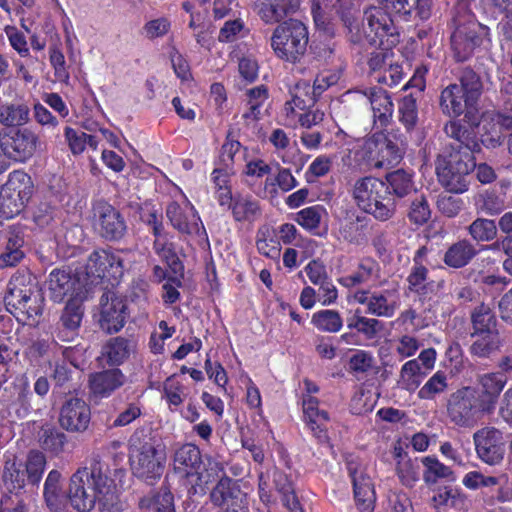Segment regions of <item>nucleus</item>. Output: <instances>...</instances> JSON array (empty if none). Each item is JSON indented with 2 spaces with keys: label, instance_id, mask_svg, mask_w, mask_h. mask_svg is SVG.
Returning <instances> with one entry per match:
<instances>
[{
  "label": "nucleus",
  "instance_id": "obj_52",
  "mask_svg": "<svg viewBox=\"0 0 512 512\" xmlns=\"http://www.w3.org/2000/svg\"><path fill=\"white\" fill-rule=\"evenodd\" d=\"M246 95L249 110L244 113L243 117L251 121L258 120L261 116V108L268 99V91L265 86L260 85L249 89Z\"/></svg>",
  "mask_w": 512,
  "mask_h": 512
},
{
  "label": "nucleus",
  "instance_id": "obj_47",
  "mask_svg": "<svg viewBox=\"0 0 512 512\" xmlns=\"http://www.w3.org/2000/svg\"><path fill=\"white\" fill-rule=\"evenodd\" d=\"M29 120V108L24 104H10L0 108V123L7 126H21Z\"/></svg>",
  "mask_w": 512,
  "mask_h": 512
},
{
  "label": "nucleus",
  "instance_id": "obj_5",
  "mask_svg": "<svg viewBox=\"0 0 512 512\" xmlns=\"http://www.w3.org/2000/svg\"><path fill=\"white\" fill-rule=\"evenodd\" d=\"M451 48L457 61L467 60L488 35V28L480 24L475 17L459 5L452 19Z\"/></svg>",
  "mask_w": 512,
  "mask_h": 512
},
{
  "label": "nucleus",
  "instance_id": "obj_35",
  "mask_svg": "<svg viewBox=\"0 0 512 512\" xmlns=\"http://www.w3.org/2000/svg\"><path fill=\"white\" fill-rule=\"evenodd\" d=\"M24 231L19 227H11L7 235L4 252L0 255V267L15 266L24 257Z\"/></svg>",
  "mask_w": 512,
  "mask_h": 512
},
{
  "label": "nucleus",
  "instance_id": "obj_22",
  "mask_svg": "<svg viewBox=\"0 0 512 512\" xmlns=\"http://www.w3.org/2000/svg\"><path fill=\"white\" fill-rule=\"evenodd\" d=\"M300 3V0H253V8L266 24H274L296 13Z\"/></svg>",
  "mask_w": 512,
  "mask_h": 512
},
{
  "label": "nucleus",
  "instance_id": "obj_51",
  "mask_svg": "<svg viewBox=\"0 0 512 512\" xmlns=\"http://www.w3.org/2000/svg\"><path fill=\"white\" fill-rule=\"evenodd\" d=\"M448 389V377L444 371H437L420 388L418 397L424 400H433L436 396L443 394Z\"/></svg>",
  "mask_w": 512,
  "mask_h": 512
},
{
  "label": "nucleus",
  "instance_id": "obj_54",
  "mask_svg": "<svg viewBox=\"0 0 512 512\" xmlns=\"http://www.w3.org/2000/svg\"><path fill=\"white\" fill-rule=\"evenodd\" d=\"M153 505L155 512H176L174 506V497L167 487H161L152 499H141L140 508H146Z\"/></svg>",
  "mask_w": 512,
  "mask_h": 512
},
{
  "label": "nucleus",
  "instance_id": "obj_4",
  "mask_svg": "<svg viewBox=\"0 0 512 512\" xmlns=\"http://www.w3.org/2000/svg\"><path fill=\"white\" fill-rule=\"evenodd\" d=\"M44 299L35 278L29 273H16L8 283L5 303L17 315L26 316L31 325L37 324L43 312Z\"/></svg>",
  "mask_w": 512,
  "mask_h": 512
},
{
  "label": "nucleus",
  "instance_id": "obj_45",
  "mask_svg": "<svg viewBox=\"0 0 512 512\" xmlns=\"http://www.w3.org/2000/svg\"><path fill=\"white\" fill-rule=\"evenodd\" d=\"M276 185L283 191L288 192L294 189L298 182L287 168L278 166V173L275 179L267 178L264 183V193L275 197L278 194Z\"/></svg>",
  "mask_w": 512,
  "mask_h": 512
},
{
  "label": "nucleus",
  "instance_id": "obj_6",
  "mask_svg": "<svg viewBox=\"0 0 512 512\" xmlns=\"http://www.w3.org/2000/svg\"><path fill=\"white\" fill-rule=\"evenodd\" d=\"M308 39L307 27L299 20L289 19L274 29L271 47L279 59L295 63L305 54Z\"/></svg>",
  "mask_w": 512,
  "mask_h": 512
},
{
  "label": "nucleus",
  "instance_id": "obj_2",
  "mask_svg": "<svg viewBox=\"0 0 512 512\" xmlns=\"http://www.w3.org/2000/svg\"><path fill=\"white\" fill-rule=\"evenodd\" d=\"M460 83L449 84L440 94V108L444 115L459 117L464 115L471 125H478L477 103L482 94L480 77L471 69H465Z\"/></svg>",
  "mask_w": 512,
  "mask_h": 512
},
{
  "label": "nucleus",
  "instance_id": "obj_18",
  "mask_svg": "<svg viewBox=\"0 0 512 512\" xmlns=\"http://www.w3.org/2000/svg\"><path fill=\"white\" fill-rule=\"evenodd\" d=\"M91 420L89 405L79 397H70L64 401L59 412V424L68 432H84Z\"/></svg>",
  "mask_w": 512,
  "mask_h": 512
},
{
  "label": "nucleus",
  "instance_id": "obj_38",
  "mask_svg": "<svg viewBox=\"0 0 512 512\" xmlns=\"http://www.w3.org/2000/svg\"><path fill=\"white\" fill-rule=\"evenodd\" d=\"M378 272V263L371 258H364L353 273L340 279V283L347 288H352L369 282L377 276Z\"/></svg>",
  "mask_w": 512,
  "mask_h": 512
},
{
  "label": "nucleus",
  "instance_id": "obj_61",
  "mask_svg": "<svg viewBox=\"0 0 512 512\" xmlns=\"http://www.w3.org/2000/svg\"><path fill=\"white\" fill-rule=\"evenodd\" d=\"M374 363L375 360L371 353L358 350L349 358V371L355 375L366 374L373 368Z\"/></svg>",
  "mask_w": 512,
  "mask_h": 512
},
{
  "label": "nucleus",
  "instance_id": "obj_25",
  "mask_svg": "<svg viewBox=\"0 0 512 512\" xmlns=\"http://www.w3.org/2000/svg\"><path fill=\"white\" fill-rule=\"evenodd\" d=\"M210 501L221 508L248 504L247 496L228 476L219 480L210 492Z\"/></svg>",
  "mask_w": 512,
  "mask_h": 512
},
{
  "label": "nucleus",
  "instance_id": "obj_28",
  "mask_svg": "<svg viewBox=\"0 0 512 512\" xmlns=\"http://www.w3.org/2000/svg\"><path fill=\"white\" fill-rule=\"evenodd\" d=\"M194 475L197 477L195 485L191 487L194 494L198 492L205 493L210 484L218 483L219 480L227 477L224 465L208 456L204 458L202 466L194 472Z\"/></svg>",
  "mask_w": 512,
  "mask_h": 512
},
{
  "label": "nucleus",
  "instance_id": "obj_3",
  "mask_svg": "<svg viewBox=\"0 0 512 512\" xmlns=\"http://www.w3.org/2000/svg\"><path fill=\"white\" fill-rule=\"evenodd\" d=\"M351 195L360 210L377 220L387 221L395 214L396 200L391 196L389 186L379 178H358L352 186Z\"/></svg>",
  "mask_w": 512,
  "mask_h": 512
},
{
  "label": "nucleus",
  "instance_id": "obj_39",
  "mask_svg": "<svg viewBox=\"0 0 512 512\" xmlns=\"http://www.w3.org/2000/svg\"><path fill=\"white\" fill-rule=\"evenodd\" d=\"M471 337H474L475 340L469 351L472 356L477 358H489L502 345L499 333L471 334Z\"/></svg>",
  "mask_w": 512,
  "mask_h": 512
},
{
  "label": "nucleus",
  "instance_id": "obj_20",
  "mask_svg": "<svg viewBox=\"0 0 512 512\" xmlns=\"http://www.w3.org/2000/svg\"><path fill=\"white\" fill-rule=\"evenodd\" d=\"M86 273L92 278L117 279L123 273L122 260L107 250L94 251L87 260Z\"/></svg>",
  "mask_w": 512,
  "mask_h": 512
},
{
  "label": "nucleus",
  "instance_id": "obj_9",
  "mask_svg": "<svg viewBox=\"0 0 512 512\" xmlns=\"http://www.w3.org/2000/svg\"><path fill=\"white\" fill-rule=\"evenodd\" d=\"M363 33L373 46L392 49L399 42V33L383 7H371L364 12Z\"/></svg>",
  "mask_w": 512,
  "mask_h": 512
},
{
  "label": "nucleus",
  "instance_id": "obj_58",
  "mask_svg": "<svg viewBox=\"0 0 512 512\" xmlns=\"http://www.w3.org/2000/svg\"><path fill=\"white\" fill-rule=\"evenodd\" d=\"M478 382L483 394L499 397L507 384V378L500 372H490L479 376Z\"/></svg>",
  "mask_w": 512,
  "mask_h": 512
},
{
  "label": "nucleus",
  "instance_id": "obj_56",
  "mask_svg": "<svg viewBox=\"0 0 512 512\" xmlns=\"http://www.w3.org/2000/svg\"><path fill=\"white\" fill-rule=\"evenodd\" d=\"M39 441L44 449L58 453L64 448L66 436L55 427L45 426L39 433Z\"/></svg>",
  "mask_w": 512,
  "mask_h": 512
},
{
  "label": "nucleus",
  "instance_id": "obj_63",
  "mask_svg": "<svg viewBox=\"0 0 512 512\" xmlns=\"http://www.w3.org/2000/svg\"><path fill=\"white\" fill-rule=\"evenodd\" d=\"M463 485L471 490L479 488H491L499 484V478L495 476H486L479 471L468 472L462 480Z\"/></svg>",
  "mask_w": 512,
  "mask_h": 512
},
{
  "label": "nucleus",
  "instance_id": "obj_7",
  "mask_svg": "<svg viewBox=\"0 0 512 512\" xmlns=\"http://www.w3.org/2000/svg\"><path fill=\"white\" fill-rule=\"evenodd\" d=\"M435 165L438 180L448 191L464 193L468 190L467 177L475 169L474 157L468 150L460 154L442 153Z\"/></svg>",
  "mask_w": 512,
  "mask_h": 512
},
{
  "label": "nucleus",
  "instance_id": "obj_53",
  "mask_svg": "<svg viewBox=\"0 0 512 512\" xmlns=\"http://www.w3.org/2000/svg\"><path fill=\"white\" fill-rule=\"evenodd\" d=\"M347 326L350 329L357 330L368 339L374 338L383 328V324L379 320L362 316L359 310H356L355 314L348 319Z\"/></svg>",
  "mask_w": 512,
  "mask_h": 512
},
{
  "label": "nucleus",
  "instance_id": "obj_64",
  "mask_svg": "<svg viewBox=\"0 0 512 512\" xmlns=\"http://www.w3.org/2000/svg\"><path fill=\"white\" fill-rule=\"evenodd\" d=\"M332 167V158L326 155L316 157L307 171L305 172V179L308 183H313L317 178L327 175Z\"/></svg>",
  "mask_w": 512,
  "mask_h": 512
},
{
  "label": "nucleus",
  "instance_id": "obj_41",
  "mask_svg": "<svg viewBox=\"0 0 512 512\" xmlns=\"http://www.w3.org/2000/svg\"><path fill=\"white\" fill-rule=\"evenodd\" d=\"M236 221H253L260 215V206L257 200L250 195L237 194L230 209Z\"/></svg>",
  "mask_w": 512,
  "mask_h": 512
},
{
  "label": "nucleus",
  "instance_id": "obj_37",
  "mask_svg": "<svg viewBox=\"0 0 512 512\" xmlns=\"http://www.w3.org/2000/svg\"><path fill=\"white\" fill-rule=\"evenodd\" d=\"M470 320L472 325L471 334L499 333L495 313L484 302H481L471 311Z\"/></svg>",
  "mask_w": 512,
  "mask_h": 512
},
{
  "label": "nucleus",
  "instance_id": "obj_23",
  "mask_svg": "<svg viewBox=\"0 0 512 512\" xmlns=\"http://www.w3.org/2000/svg\"><path fill=\"white\" fill-rule=\"evenodd\" d=\"M126 382V376L120 369H108L96 372L89 377V389L94 398L103 399L111 396Z\"/></svg>",
  "mask_w": 512,
  "mask_h": 512
},
{
  "label": "nucleus",
  "instance_id": "obj_13",
  "mask_svg": "<svg viewBox=\"0 0 512 512\" xmlns=\"http://www.w3.org/2000/svg\"><path fill=\"white\" fill-rule=\"evenodd\" d=\"M478 397L469 387L457 390L451 394L447 412L450 420L461 427H472L478 420Z\"/></svg>",
  "mask_w": 512,
  "mask_h": 512
},
{
  "label": "nucleus",
  "instance_id": "obj_1",
  "mask_svg": "<svg viewBox=\"0 0 512 512\" xmlns=\"http://www.w3.org/2000/svg\"><path fill=\"white\" fill-rule=\"evenodd\" d=\"M67 500L77 512H122L120 492L108 475V469L99 460L78 468L70 477Z\"/></svg>",
  "mask_w": 512,
  "mask_h": 512
},
{
  "label": "nucleus",
  "instance_id": "obj_57",
  "mask_svg": "<svg viewBox=\"0 0 512 512\" xmlns=\"http://www.w3.org/2000/svg\"><path fill=\"white\" fill-rule=\"evenodd\" d=\"M12 193L15 192L18 196H31L33 192V183L28 174L23 171L16 170L9 174L8 180L3 185Z\"/></svg>",
  "mask_w": 512,
  "mask_h": 512
},
{
  "label": "nucleus",
  "instance_id": "obj_32",
  "mask_svg": "<svg viewBox=\"0 0 512 512\" xmlns=\"http://www.w3.org/2000/svg\"><path fill=\"white\" fill-rule=\"evenodd\" d=\"M61 479L59 471L51 470L44 483V500L51 512H64L68 502L67 494L62 491Z\"/></svg>",
  "mask_w": 512,
  "mask_h": 512
},
{
  "label": "nucleus",
  "instance_id": "obj_33",
  "mask_svg": "<svg viewBox=\"0 0 512 512\" xmlns=\"http://www.w3.org/2000/svg\"><path fill=\"white\" fill-rule=\"evenodd\" d=\"M478 251L474 244L467 239L458 240L446 250L443 262L451 268L459 269L468 265Z\"/></svg>",
  "mask_w": 512,
  "mask_h": 512
},
{
  "label": "nucleus",
  "instance_id": "obj_21",
  "mask_svg": "<svg viewBox=\"0 0 512 512\" xmlns=\"http://www.w3.org/2000/svg\"><path fill=\"white\" fill-rule=\"evenodd\" d=\"M511 129L512 116L487 112L483 116L481 142L486 148H497L504 142L503 132H509Z\"/></svg>",
  "mask_w": 512,
  "mask_h": 512
},
{
  "label": "nucleus",
  "instance_id": "obj_17",
  "mask_svg": "<svg viewBox=\"0 0 512 512\" xmlns=\"http://www.w3.org/2000/svg\"><path fill=\"white\" fill-rule=\"evenodd\" d=\"M99 324L107 333H115L121 330L127 318V306L125 301L114 292H106L100 298Z\"/></svg>",
  "mask_w": 512,
  "mask_h": 512
},
{
  "label": "nucleus",
  "instance_id": "obj_36",
  "mask_svg": "<svg viewBox=\"0 0 512 512\" xmlns=\"http://www.w3.org/2000/svg\"><path fill=\"white\" fill-rule=\"evenodd\" d=\"M134 349L133 341L118 336L106 342L102 348V357L109 365H120L129 358Z\"/></svg>",
  "mask_w": 512,
  "mask_h": 512
},
{
  "label": "nucleus",
  "instance_id": "obj_8",
  "mask_svg": "<svg viewBox=\"0 0 512 512\" xmlns=\"http://www.w3.org/2000/svg\"><path fill=\"white\" fill-rule=\"evenodd\" d=\"M166 460L165 448L161 444L145 442L131 450V471L137 478L153 484L161 478Z\"/></svg>",
  "mask_w": 512,
  "mask_h": 512
},
{
  "label": "nucleus",
  "instance_id": "obj_30",
  "mask_svg": "<svg viewBox=\"0 0 512 512\" xmlns=\"http://www.w3.org/2000/svg\"><path fill=\"white\" fill-rule=\"evenodd\" d=\"M202 455L199 448L193 444H185L175 451L173 467L176 473L193 476L202 466Z\"/></svg>",
  "mask_w": 512,
  "mask_h": 512
},
{
  "label": "nucleus",
  "instance_id": "obj_15",
  "mask_svg": "<svg viewBox=\"0 0 512 512\" xmlns=\"http://www.w3.org/2000/svg\"><path fill=\"white\" fill-rule=\"evenodd\" d=\"M166 217L179 233L189 236H206L203 223L194 206L188 201L171 202L166 207Z\"/></svg>",
  "mask_w": 512,
  "mask_h": 512
},
{
  "label": "nucleus",
  "instance_id": "obj_19",
  "mask_svg": "<svg viewBox=\"0 0 512 512\" xmlns=\"http://www.w3.org/2000/svg\"><path fill=\"white\" fill-rule=\"evenodd\" d=\"M353 299L366 305L367 313L377 317L390 318L398 308V295L395 290H383L369 293L365 290H358L354 293Z\"/></svg>",
  "mask_w": 512,
  "mask_h": 512
},
{
  "label": "nucleus",
  "instance_id": "obj_34",
  "mask_svg": "<svg viewBox=\"0 0 512 512\" xmlns=\"http://www.w3.org/2000/svg\"><path fill=\"white\" fill-rule=\"evenodd\" d=\"M79 285V281L66 271L54 270L49 275L48 290L54 302H61L67 295H72Z\"/></svg>",
  "mask_w": 512,
  "mask_h": 512
},
{
  "label": "nucleus",
  "instance_id": "obj_24",
  "mask_svg": "<svg viewBox=\"0 0 512 512\" xmlns=\"http://www.w3.org/2000/svg\"><path fill=\"white\" fill-rule=\"evenodd\" d=\"M355 94L369 102L375 123H378L381 127L389 124L394 108L386 91L380 88H370L365 91H356Z\"/></svg>",
  "mask_w": 512,
  "mask_h": 512
},
{
  "label": "nucleus",
  "instance_id": "obj_55",
  "mask_svg": "<svg viewBox=\"0 0 512 512\" xmlns=\"http://www.w3.org/2000/svg\"><path fill=\"white\" fill-rule=\"evenodd\" d=\"M3 481L7 490L16 495L25 486V473L14 461H6L3 471Z\"/></svg>",
  "mask_w": 512,
  "mask_h": 512
},
{
  "label": "nucleus",
  "instance_id": "obj_43",
  "mask_svg": "<svg viewBox=\"0 0 512 512\" xmlns=\"http://www.w3.org/2000/svg\"><path fill=\"white\" fill-rule=\"evenodd\" d=\"M426 374L419 360H409L401 367L398 384L403 389L414 390L420 384V377Z\"/></svg>",
  "mask_w": 512,
  "mask_h": 512
},
{
  "label": "nucleus",
  "instance_id": "obj_42",
  "mask_svg": "<svg viewBox=\"0 0 512 512\" xmlns=\"http://www.w3.org/2000/svg\"><path fill=\"white\" fill-rule=\"evenodd\" d=\"M387 186L394 198H403L415 191L412 174L403 169H398L386 175Z\"/></svg>",
  "mask_w": 512,
  "mask_h": 512
},
{
  "label": "nucleus",
  "instance_id": "obj_46",
  "mask_svg": "<svg viewBox=\"0 0 512 512\" xmlns=\"http://www.w3.org/2000/svg\"><path fill=\"white\" fill-rule=\"evenodd\" d=\"M312 324L322 332L336 333L341 330L343 320L336 310H320L313 314Z\"/></svg>",
  "mask_w": 512,
  "mask_h": 512
},
{
  "label": "nucleus",
  "instance_id": "obj_31",
  "mask_svg": "<svg viewBox=\"0 0 512 512\" xmlns=\"http://www.w3.org/2000/svg\"><path fill=\"white\" fill-rule=\"evenodd\" d=\"M83 318V308L77 299L70 300L59 320V338L69 341L74 338Z\"/></svg>",
  "mask_w": 512,
  "mask_h": 512
},
{
  "label": "nucleus",
  "instance_id": "obj_49",
  "mask_svg": "<svg viewBox=\"0 0 512 512\" xmlns=\"http://www.w3.org/2000/svg\"><path fill=\"white\" fill-rule=\"evenodd\" d=\"M497 225L494 220L477 218L468 226V233L477 242H489L497 236Z\"/></svg>",
  "mask_w": 512,
  "mask_h": 512
},
{
  "label": "nucleus",
  "instance_id": "obj_44",
  "mask_svg": "<svg viewBox=\"0 0 512 512\" xmlns=\"http://www.w3.org/2000/svg\"><path fill=\"white\" fill-rule=\"evenodd\" d=\"M31 196H18L5 186H2L0 191V200L2 205V216L5 218H12L18 215L25 207Z\"/></svg>",
  "mask_w": 512,
  "mask_h": 512
},
{
  "label": "nucleus",
  "instance_id": "obj_29",
  "mask_svg": "<svg viewBox=\"0 0 512 512\" xmlns=\"http://www.w3.org/2000/svg\"><path fill=\"white\" fill-rule=\"evenodd\" d=\"M444 131L448 137L456 141L455 145H451L450 150L443 153H462L468 150L471 155L479 148L475 141L474 133L467 129L460 121L451 120L444 126Z\"/></svg>",
  "mask_w": 512,
  "mask_h": 512
},
{
  "label": "nucleus",
  "instance_id": "obj_60",
  "mask_svg": "<svg viewBox=\"0 0 512 512\" xmlns=\"http://www.w3.org/2000/svg\"><path fill=\"white\" fill-rule=\"evenodd\" d=\"M326 210L321 205L306 207L297 213L296 221L307 230L317 229Z\"/></svg>",
  "mask_w": 512,
  "mask_h": 512
},
{
  "label": "nucleus",
  "instance_id": "obj_14",
  "mask_svg": "<svg viewBox=\"0 0 512 512\" xmlns=\"http://www.w3.org/2000/svg\"><path fill=\"white\" fill-rule=\"evenodd\" d=\"M94 228L108 241H119L127 233V224L121 213L106 202L94 206Z\"/></svg>",
  "mask_w": 512,
  "mask_h": 512
},
{
  "label": "nucleus",
  "instance_id": "obj_50",
  "mask_svg": "<svg viewBox=\"0 0 512 512\" xmlns=\"http://www.w3.org/2000/svg\"><path fill=\"white\" fill-rule=\"evenodd\" d=\"M339 236L349 243H363L366 239L363 220L360 217L345 219L340 224Z\"/></svg>",
  "mask_w": 512,
  "mask_h": 512
},
{
  "label": "nucleus",
  "instance_id": "obj_62",
  "mask_svg": "<svg viewBox=\"0 0 512 512\" xmlns=\"http://www.w3.org/2000/svg\"><path fill=\"white\" fill-rule=\"evenodd\" d=\"M46 465L45 456L38 451H32L28 455L26 472L31 483L37 484L42 478Z\"/></svg>",
  "mask_w": 512,
  "mask_h": 512
},
{
  "label": "nucleus",
  "instance_id": "obj_48",
  "mask_svg": "<svg viewBox=\"0 0 512 512\" xmlns=\"http://www.w3.org/2000/svg\"><path fill=\"white\" fill-rule=\"evenodd\" d=\"M422 463L425 467L423 480L428 485L435 484L438 479L453 478V471L450 467L444 465L434 457H425L423 458Z\"/></svg>",
  "mask_w": 512,
  "mask_h": 512
},
{
  "label": "nucleus",
  "instance_id": "obj_40",
  "mask_svg": "<svg viewBox=\"0 0 512 512\" xmlns=\"http://www.w3.org/2000/svg\"><path fill=\"white\" fill-rule=\"evenodd\" d=\"M474 205L478 212L489 216L502 213L506 208L504 197L494 190H485L474 197Z\"/></svg>",
  "mask_w": 512,
  "mask_h": 512
},
{
  "label": "nucleus",
  "instance_id": "obj_59",
  "mask_svg": "<svg viewBox=\"0 0 512 512\" xmlns=\"http://www.w3.org/2000/svg\"><path fill=\"white\" fill-rule=\"evenodd\" d=\"M396 472L401 483L412 487L418 480V467L407 455H398Z\"/></svg>",
  "mask_w": 512,
  "mask_h": 512
},
{
  "label": "nucleus",
  "instance_id": "obj_12",
  "mask_svg": "<svg viewBox=\"0 0 512 512\" xmlns=\"http://www.w3.org/2000/svg\"><path fill=\"white\" fill-rule=\"evenodd\" d=\"M370 165L375 169L389 168L400 162L401 146L383 132L373 134L366 142Z\"/></svg>",
  "mask_w": 512,
  "mask_h": 512
},
{
  "label": "nucleus",
  "instance_id": "obj_27",
  "mask_svg": "<svg viewBox=\"0 0 512 512\" xmlns=\"http://www.w3.org/2000/svg\"><path fill=\"white\" fill-rule=\"evenodd\" d=\"M318 399L308 395L303 399V411L307 418V424L314 436L320 441L328 439L327 425L329 422L328 412L318 408Z\"/></svg>",
  "mask_w": 512,
  "mask_h": 512
},
{
  "label": "nucleus",
  "instance_id": "obj_10",
  "mask_svg": "<svg viewBox=\"0 0 512 512\" xmlns=\"http://www.w3.org/2000/svg\"><path fill=\"white\" fill-rule=\"evenodd\" d=\"M38 136L28 128L0 131L2 153L14 161L25 162L36 152Z\"/></svg>",
  "mask_w": 512,
  "mask_h": 512
},
{
  "label": "nucleus",
  "instance_id": "obj_11",
  "mask_svg": "<svg viewBox=\"0 0 512 512\" xmlns=\"http://www.w3.org/2000/svg\"><path fill=\"white\" fill-rule=\"evenodd\" d=\"M473 442L478 458L489 466L499 465L505 455L503 433L492 426L483 427L473 434Z\"/></svg>",
  "mask_w": 512,
  "mask_h": 512
},
{
  "label": "nucleus",
  "instance_id": "obj_26",
  "mask_svg": "<svg viewBox=\"0 0 512 512\" xmlns=\"http://www.w3.org/2000/svg\"><path fill=\"white\" fill-rule=\"evenodd\" d=\"M338 77L335 74L323 72L316 76L311 95H309L310 84L307 81H300L295 85L292 102L300 109L306 106V101L302 96H308L309 100L314 103L316 98L320 96L327 88L335 84Z\"/></svg>",
  "mask_w": 512,
  "mask_h": 512
},
{
  "label": "nucleus",
  "instance_id": "obj_16",
  "mask_svg": "<svg viewBox=\"0 0 512 512\" xmlns=\"http://www.w3.org/2000/svg\"><path fill=\"white\" fill-rule=\"evenodd\" d=\"M348 472L352 480L356 506L360 512H373L376 493L366 467L356 462H348Z\"/></svg>",
  "mask_w": 512,
  "mask_h": 512
}]
</instances>
